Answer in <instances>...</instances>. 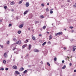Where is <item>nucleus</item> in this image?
I'll return each instance as SVG.
<instances>
[{"label": "nucleus", "instance_id": "f257e3e1", "mask_svg": "<svg viewBox=\"0 0 76 76\" xmlns=\"http://www.w3.org/2000/svg\"><path fill=\"white\" fill-rule=\"evenodd\" d=\"M21 42H22L21 41L19 40L18 42H17L16 43H15L14 44H21Z\"/></svg>", "mask_w": 76, "mask_h": 76}, {"label": "nucleus", "instance_id": "f03ea898", "mask_svg": "<svg viewBox=\"0 0 76 76\" xmlns=\"http://www.w3.org/2000/svg\"><path fill=\"white\" fill-rule=\"evenodd\" d=\"M62 35V32H60L55 34V35L56 36H57V35Z\"/></svg>", "mask_w": 76, "mask_h": 76}, {"label": "nucleus", "instance_id": "7ed1b4c3", "mask_svg": "<svg viewBox=\"0 0 76 76\" xmlns=\"http://www.w3.org/2000/svg\"><path fill=\"white\" fill-rule=\"evenodd\" d=\"M29 11V10H27L26 11H25L24 12V15H25V14H27L28 13V12Z\"/></svg>", "mask_w": 76, "mask_h": 76}, {"label": "nucleus", "instance_id": "20e7f679", "mask_svg": "<svg viewBox=\"0 0 76 76\" xmlns=\"http://www.w3.org/2000/svg\"><path fill=\"white\" fill-rule=\"evenodd\" d=\"M26 7H28L29 6V2H26Z\"/></svg>", "mask_w": 76, "mask_h": 76}, {"label": "nucleus", "instance_id": "39448f33", "mask_svg": "<svg viewBox=\"0 0 76 76\" xmlns=\"http://www.w3.org/2000/svg\"><path fill=\"white\" fill-rule=\"evenodd\" d=\"M13 69H17V66L15 65H14L12 66Z\"/></svg>", "mask_w": 76, "mask_h": 76}, {"label": "nucleus", "instance_id": "423d86ee", "mask_svg": "<svg viewBox=\"0 0 76 76\" xmlns=\"http://www.w3.org/2000/svg\"><path fill=\"white\" fill-rule=\"evenodd\" d=\"M23 26V24H21L19 26V27L20 28H22Z\"/></svg>", "mask_w": 76, "mask_h": 76}, {"label": "nucleus", "instance_id": "0eeeda50", "mask_svg": "<svg viewBox=\"0 0 76 76\" xmlns=\"http://www.w3.org/2000/svg\"><path fill=\"white\" fill-rule=\"evenodd\" d=\"M73 51H75V50H76V46H74L73 47Z\"/></svg>", "mask_w": 76, "mask_h": 76}, {"label": "nucleus", "instance_id": "6e6552de", "mask_svg": "<svg viewBox=\"0 0 76 76\" xmlns=\"http://www.w3.org/2000/svg\"><path fill=\"white\" fill-rule=\"evenodd\" d=\"M4 56L5 57V58H6V57H7V53H4Z\"/></svg>", "mask_w": 76, "mask_h": 76}, {"label": "nucleus", "instance_id": "1a4fd4ad", "mask_svg": "<svg viewBox=\"0 0 76 76\" xmlns=\"http://www.w3.org/2000/svg\"><path fill=\"white\" fill-rule=\"evenodd\" d=\"M15 2L12 1L11 2L10 4L11 5H13V4H15Z\"/></svg>", "mask_w": 76, "mask_h": 76}, {"label": "nucleus", "instance_id": "9d476101", "mask_svg": "<svg viewBox=\"0 0 76 76\" xmlns=\"http://www.w3.org/2000/svg\"><path fill=\"white\" fill-rule=\"evenodd\" d=\"M34 52H37V53H38V52H39V51L38 50V49H35L34 50Z\"/></svg>", "mask_w": 76, "mask_h": 76}, {"label": "nucleus", "instance_id": "9b49d317", "mask_svg": "<svg viewBox=\"0 0 76 76\" xmlns=\"http://www.w3.org/2000/svg\"><path fill=\"white\" fill-rule=\"evenodd\" d=\"M50 39H49L50 40L51 39H52V38H53V35L51 34H50V36H49Z\"/></svg>", "mask_w": 76, "mask_h": 76}, {"label": "nucleus", "instance_id": "f8f14e48", "mask_svg": "<svg viewBox=\"0 0 76 76\" xmlns=\"http://www.w3.org/2000/svg\"><path fill=\"white\" fill-rule=\"evenodd\" d=\"M15 73H16V74H17V75H20V72H19L18 71H15Z\"/></svg>", "mask_w": 76, "mask_h": 76}, {"label": "nucleus", "instance_id": "ddd939ff", "mask_svg": "<svg viewBox=\"0 0 76 76\" xmlns=\"http://www.w3.org/2000/svg\"><path fill=\"white\" fill-rule=\"evenodd\" d=\"M66 67V66L65 65L63 67H62V69H65Z\"/></svg>", "mask_w": 76, "mask_h": 76}, {"label": "nucleus", "instance_id": "4468645a", "mask_svg": "<svg viewBox=\"0 0 76 76\" xmlns=\"http://www.w3.org/2000/svg\"><path fill=\"white\" fill-rule=\"evenodd\" d=\"M31 47H32V46L31 45L29 44V50H30V49L31 48Z\"/></svg>", "mask_w": 76, "mask_h": 76}, {"label": "nucleus", "instance_id": "2eb2a0df", "mask_svg": "<svg viewBox=\"0 0 76 76\" xmlns=\"http://www.w3.org/2000/svg\"><path fill=\"white\" fill-rule=\"evenodd\" d=\"M24 70V68H23V67H21L20 69V70H21V71H23Z\"/></svg>", "mask_w": 76, "mask_h": 76}, {"label": "nucleus", "instance_id": "dca6fc26", "mask_svg": "<svg viewBox=\"0 0 76 76\" xmlns=\"http://www.w3.org/2000/svg\"><path fill=\"white\" fill-rule=\"evenodd\" d=\"M27 72H28V70H26L23 72V73H24L25 74V73H26Z\"/></svg>", "mask_w": 76, "mask_h": 76}, {"label": "nucleus", "instance_id": "f3484780", "mask_svg": "<svg viewBox=\"0 0 76 76\" xmlns=\"http://www.w3.org/2000/svg\"><path fill=\"white\" fill-rule=\"evenodd\" d=\"M22 1H23V0H21L18 3V4H21V3H22Z\"/></svg>", "mask_w": 76, "mask_h": 76}, {"label": "nucleus", "instance_id": "a211bd4d", "mask_svg": "<svg viewBox=\"0 0 76 76\" xmlns=\"http://www.w3.org/2000/svg\"><path fill=\"white\" fill-rule=\"evenodd\" d=\"M45 44H46V42H45L43 43L42 44V45L43 46H44L45 45Z\"/></svg>", "mask_w": 76, "mask_h": 76}, {"label": "nucleus", "instance_id": "6ab92c4d", "mask_svg": "<svg viewBox=\"0 0 76 76\" xmlns=\"http://www.w3.org/2000/svg\"><path fill=\"white\" fill-rule=\"evenodd\" d=\"M18 34H20L21 33V31H18Z\"/></svg>", "mask_w": 76, "mask_h": 76}, {"label": "nucleus", "instance_id": "aec40b11", "mask_svg": "<svg viewBox=\"0 0 76 76\" xmlns=\"http://www.w3.org/2000/svg\"><path fill=\"white\" fill-rule=\"evenodd\" d=\"M45 28H46V26H44L43 27V29H45Z\"/></svg>", "mask_w": 76, "mask_h": 76}, {"label": "nucleus", "instance_id": "412c9836", "mask_svg": "<svg viewBox=\"0 0 76 76\" xmlns=\"http://www.w3.org/2000/svg\"><path fill=\"white\" fill-rule=\"evenodd\" d=\"M3 63H4V64H6V61L5 60H4L3 61Z\"/></svg>", "mask_w": 76, "mask_h": 76}, {"label": "nucleus", "instance_id": "4be33fe9", "mask_svg": "<svg viewBox=\"0 0 76 76\" xmlns=\"http://www.w3.org/2000/svg\"><path fill=\"white\" fill-rule=\"evenodd\" d=\"M32 38L33 40H35V37H33Z\"/></svg>", "mask_w": 76, "mask_h": 76}, {"label": "nucleus", "instance_id": "5701e85b", "mask_svg": "<svg viewBox=\"0 0 76 76\" xmlns=\"http://www.w3.org/2000/svg\"><path fill=\"white\" fill-rule=\"evenodd\" d=\"M26 45H24L23 46V48H25V47H26Z\"/></svg>", "mask_w": 76, "mask_h": 76}, {"label": "nucleus", "instance_id": "b1692460", "mask_svg": "<svg viewBox=\"0 0 76 76\" xmlns=\"http://www.w3.org/2000/svg\"><path fill=\"white\" fill-rule=\"evenodd\" d=\"M44 4H42L41 6H42V7H44Z\"/></svg>", "mask_w": 76, "mask_h": 76}, {"label": "nucleus", "instance_id": "393cba45", "mask_svg": "<svg viewBox=\"0 0 76 76\" xmlns=\"http://www.w3.org/2000/svg\"><path fill=\"white\" fill-rule=\"evenodd\" d=\"M40 18H44V16L43 15H41Z\"/></svg>", "mask_w": 76, "mask_h": 76}, {"label": "nucleus", "instance_id": "a878e982", "mask_svg": "<svg viewBox=\"0 0 76 76\" xmlns=\"http://www.w3.org/2000/svg\"><path fill=\"white\" fill-rule=\"evenodd\" d=\"M39 23V21H36V22L35 23V24H37V23Z\"/></svg>", "mask_w": 76, "mask_h": 76}, {"label": "nucleus", "instance_id": "bb28decb", "mask_svg": "<svg viewBox=\"0 0 76 76\" xmlns=\"http://www.w3.org/2000/svg\"><path fill=\"white\" fill-rule=\"evenodd\" d=\"M54 61H57V58L55 57L54 58Z\"/></svg>", "mask_w": 76, "mask_h": 76}, {"label": "nucleus", "instance_id": "cd10ccee", "mask_svg": "<svg viewBox=\"0 0 76 76\" xmlns=\"http://www.w3.org/2000/svg\"><path fill=\"white\" fill-rule=\"evenodd\" d=\"M0 47H1V48H3V45H0Z\"/></svg>", "mask_w": 76, "mask_h": 76}, {"label": "nucleus", "instance_id": "c85d7f7f", "mask_svg": "<svg viewBox=\"0 0 76 76\" xmlns=\"http://www.w3.org/2000/svg\"><path fill=\"white\" fill-rule=\"evenodd\" d=\"M65 7V5H63L61 6V7Z\"/></svg>", "mask_w": 76, "mask_h": 76}, {"label": "nucleus", "instance_id": "c756f323", "mask_svg": "<svg viewBox=\"0 0 76 76\" xmlns=\"http://www.w3.org/2000/svg\"><path fill=\"white\" fill-rule=\"evenodd\" d=\"M10 43V42H9V41H8L7 42V44H9Z\"/></svg>", "mask_w": 76, "mask_h": 76}, {"label": "nucleus", "instance_id": "7c9ffc66", "mask_svg": "<svg viewBox=\"0 0 76 76\" xmlns=\"http://www.w3.org/2000/svg\"><path fill=\"white\" fill-rule=\"evenodd\" d=\"M47 64L48 66H50V63H49L48 62L47 63Z\"/></svg>", "mask_w": 76, "mask_h": 76}, {"label": "nucleus", "instance_id": "2f4dec72", "mask_svg": "<svg viewBox=\"0 0 76 76\" xmlns=\"http://www.w3.org/2000/svg\"><path fill=\"white\" fill-rule=\"evenodd\" d=\"M53 13V11H51L50 12V14H52V13Z\"/></svg>", "mask_w": 76, "mask_h": 76}, {"label": "nucleus", "instance_id": "473e14b6", "mask_svg": "<svg viewBox=\"0 0 76 76\" xmlns=\"http://www.w3.org/2000/svg\"><path fill=\"white\" fill-rule=\"evenodd\" d=\"M7 6H4V9H7Z\"/></svg>", "mask_w": 76, "mask_h": 76}, {"label": "nucleus", "instance_id": "72a5a7b5", "mask_svg": "<svg viewBox=\"0 0 76 76\" xmlns=\"http://www.w3.org/2000/svg\"><path fill=\"white\" fill-rule=\"evenodd\" d=\"M46 11H47V12H48V11H49V9H48V8H47L46 9Z\"/></svg>", "mask_w": 76, "mask_h": 76}, {"label": "nucleus", "instance_id": "f704fd0d", "mask_svg": "<svg viewBox=\"0 0 76 76\" xmlns=\"http://www.w3.org/2000/svg\"><path fill=\"white\" fill-rule=\"evenodd\" d=\"M4 70V68H1L0 69L1 70Z\"/></svg>", "mask_w": 76, "mask_h": 76}, {"label": "nucleus", "instance_id": "c9c22d12", "mask_svg": "<svg viewBox=\"0 0 76 76\" xmlns=\"http://www.w3.org/2000/svg\"><path fill=\"white\" fill-rule=\"evenodd\" d=\"M69 28H70L71 29H73V27L72 26H70L69 27Z\"/></svg>", "mask_w": 76, "mask_h": 76}, {"label": "nucleus", "instance_id": "e433bc0d", "mask_svg": "<svg viewBox=\"0 0 76 76\" xmlns=\"http://www.w3.org/2000/svg\"><path fill=\"white\" fill-rule=\"evenodd\" d=\"M12 26V24H9V26Z\"/></svg>", "mask_w": 76, "mask_h": 76}, {"label": "nucleus", "instance_id": "4c0bfd02", "mask_svg": "<svg viewBox=\"0 0 76 76\" xmlns=\"http://www.w3.org/2000/svg\"><path fill=\"white\" fill-rule=\"evenodd\" d=\"M73 6L74 7H76V4H75L74 5H73Z\"/></svg>", "mask_w": 76, "mask_h": 76}, {"label": "nucleus", "instance_id": "58836bf2", "mask_svg": "<svg viewBox=\"0 0 76 76\" xmlns=\"http://www.w3.org/2000/svg\"><path fill=\"white\" fill-rule=\"evenodd\" d=\"M28 42V39H27L26 40V42Z\"/></svg>", "mask_w": 76, "mask_h": 76}, {"label": "nucleus", "instance_id": "ea45409f", "mask_svg": "<svg viewBox=\"0 0 76 76\" xmlns=\"http://www.w3.org/2000/svg\"><path fill=\"white\" fill-rule=\"evenodd\" d=\"M6 70H9V68H6L5 69Z\"/></svg>", "mask_w": 76, "mask_h": 76}, {"label": "nucleus", "instance_id": "a19ab883", "mask_svg": "<svg viewBox=\"0 0 76 76\" xmlns=\"http://www.w3.org/2000/svg\"><path fill=\"white\" fill-rule=\"evenodd\" d=\"M13 40L14 41H16V38H15L13 39Z\"/></svg>", "mask_w": 76, "mask_h": 76}, {"label": "nucleus", "instance_id": "79ce46f5", "mask_svg": "<svg viewBox=\"0 0 76 76\" xmlns=\"http://www.w3.org/2000/svg\"><path fill=\"white\" fill-rule=\"evenodd\" d=\"M69 58L68 57H67L66 58V59L67 60H69Z\"/></svg>", "mask_w": 76, "mask_h": 76}, {"label": "nucleus", "instance_id": "37998d69", "mask_svg": "<svg viewBox=\"0 0 76 76\" xmlns=\"http://www.w3.org/2000/svg\"><path fill=\"white\" fill-rule=\"evenodd\" d=\"M66 49V47L64 48V50H65Z\"/></svg>", "mask_w": 76, "mask_h": 76}, {"label": "nucleus", "instance_id": "c03bdc74", "mask_svg": "<svg viewBox=\"0 0 76 76\" xmlns=\"http://www.w3.org/2000/svg\"><path fill=\"white\" fill-rule=\"evenodd\" d=\"M15 49H16V48H14L13 49V51H14V50H15Z\"/></svg>", "mask_w": 76, "mask_h": 76}, {"label": "nucleus", "instance_id": "a18cd8bd", "mask_svg": "<svg viewBox=\"0 0 76 76\" xmlns=\"http://www.w3.org/2000/svg\"><path fill=\"white\" fill-rule=\"evenodd\" d=\"M69 65L70 66H72V63H70Z\"/></svg>", "mask_w": 76, "mask_h": 76}, {"label": "nucleus", "instance_id": "49530a36", "mask_svg": "<svg viewBox=\"0 0 76 76\" xmlns=\"http://www.w3.org/2000/svg\"><path fill=\"white\" fill-rule=\"evenodd\" d=\"M39 37H41V36H42V34H40L39 35Z\"/></svg>", "mask_w": 76, "mask_h": 76}, {"label": "nucleus", "instance_id": "de8ad7c7", "mask_svg": "<svg viewBox=\"0 0 76 76\" xmlns=\"http://www.w3.org/2000/svg\"><path fill=\"white\" fill-rule=\"evenodd\" d=\"M48 44H51V42H50V41L48 42Z\"/></svg>", "mask_w": 76, "mask_h": 76}, {"label": "nucleus", "instance_id": "09e8293b", "mask_svg": "<svg viewBox=\"0 0 76 76\" xmlns=\"http://www.w3.org/2000/svg\"><path fill=\"white\" fill-rule=\"evenodd\" d=\"M62 63H64V61L63 60V61H62Z\"/></svg>", "mask_w": 76, "mask_h": 76}, {"label": "nucleus", "instance_id": "8fccbe9b", "mask_svg": "<svg viewBox=\"0 0 76 76\" xmlns=\"http://www.w3.org/2000/svg\"><path fill=\"white\" fill-rule=\"evenodd\" d=\"M40 63L41 64H43V62H42V61H41V62H40Z\"/></svg>", "mask_w": 76, "mask_h": 76}, {"label": "nucleus", "instance_id": "3c124183", "mask_svg": "<svg viewBox=\"0 0 76 76\" xmlns=\"http://www.w3.org/2000/svg\"><path fill=\"white\" fill-rule=\"evenodd\" d=\"M74 72H76V69H75V70H74Z\"/></svg>", "mask_w": 76, "mask_h": 76}, {"label": "nucleus", "instance_id": "603ef678", "mask_svg": "<svg viewBox=\"0 0 76 76\" xmlns=\"http://www.w3.org/2000/svg\"><path fill=\"white\" fill-rule=\"evenodd\" d=\"M49 3H47V5H48H48H49Z\"/></svg>", "mask_w": 76, "mask_h": 76}, {"label": "nucleus", "instance_id": "864d4df0", "mask_svg": "<svg viewBox=\"0 0 76 76\" xmlns=\"http://www.w3.org/2000/svg\"><path fill=\"white\" fill-rule=\"evenodd\" d=\"M29 56V54H27L26 55V57H27V56Z\"/></svg>", "mask_w": 76, "mask_h": 76}, {"label": "nucleus", "instance_id": "5fc2aeb1", "mask_svg": "<svg viewBox=\"0 0 76 76\" xmlns=\"http://www.w3.org/2000/svg\"><path fill=\"white\" fill-rule=\"evenodd\" d=\"M53 10V9H50V10H51V11H52V10Z\"/></svg>", "mask_w": 76, "mask_h": 76}, {"label": "nucleus", "instance_id": "6e6d98bb", "mask_svg": "<svg viewBox=\"0 0 76 76\" xmlns=\"http://www.w3.org/2000/svg\"><path fill=\"white\" fill-rule=\"evenodd\" d=\"M74 31V30H72V32H73Z\"/></svg>", "mask_w": 76, "mask_h": 76}, {"label": "nucleus", "instance_id": "4d7b16f0", "mask_svg": "<svg viewBox=\"0 0 76 76\" xmlns=\"http://www.w3.org/2000/svg\"><path fill=\"white\" fill-rule=\"evenodd\" d=\"M47 34H49V32H48V31H47Z\"/></svg>", "mask_w": 76, "mask_h": 76}, {"label": "nucleus", "instance_id": "13d9d810", "mask_svg": "<svg viewBox=\"0 0 76 76\" xmlns=\"http://www.w3.org/2000/svg\"><path fill=\"white\" fill-rule=\"evenodd\" d=\"M41 31H42V28L40 29Z\"/></svg>", "mask_w": 76, "mask_h": 76}, {"label": "nucleus", "instance_id": "bf43d9fd", "mask_svg": "<svg viewBox=\"0 0 76 76\" xmlns=\"http://www.w3.org/2000/svg\"><path fill=\"white\" fill-rule=\"evenodd\" d=\"M1 22H2V20H0V22L1 23Z\"/></svg>", "mask_w": 76, "mask_h": 76}, {"label": "nucleus", "instance_id": "052dcab7", "mask_svg": "<svg viewBox=\"0 0 76 76\" xmlns=\"http://www.w3.org/2000/svg\"><path fill=\"white\" fill-rule=\"evenodd\" d=\"M71 41H73V39H71Z\"/></svg>", "mask_w": 76, "mask_h": 76}, {"label": "nucleus", "instance_id": "680f3d73", "mask_svg": "<svg viewBox=\"0 0 76 76\" xmlns=\"http://www.w3.org/2000/svg\"><path fill=\"white\" fill-rule=\"evenodd\" d=\"M64 30H65V31H66V28H65Z\"/></svg>", "mask_w": 76, "mask_h": 76}, {"label": "nucleus", "instance_id": "e2e57ef3", "mask_svg": "<svg viewBox=\"0 0 76 76\" xmlns=\"http://www.w3.org/2000/svg\"><path fill=\"white\" fill-rule=\"evenodd\" d=\"M12 11H14V10H12Z\"/></svg>", "mask_w": 76, "mask_h": 76}, {"label": "nucleus", "instance_id": "0e129e2a", "mask_svg": "<svg viewBox=\"0 0 76 76\" xmlns=\"http://www.w3.org/2000/svg\"><path fill=\"white\" fill-rule=\"evenodd\" d=\"M32 18V16H31V17L30 19H31V18Z\"/></svg>", "mask_w": 76, "mask_h": 76}, {"label": "nucleus", "instance_id": "69168bd1", "mask_svg": "<svg viewBox=\"0 0 76 76\" xmlns=\"http://www.w3.org/2000/svg\"><path fill=\"white\" fill-rule=\"evenodd\" d=\"M68 2H69V1H70V0H68Z\"/></svg>", "mask_w": 76, "mask_h": 76}, {"label": "nucleus", "instance_id": "338daca9", "mask_svg": "<svg viewBox=\"0 0 76 76\" xmlns=\"http://www.w3.org/2000/svg\"><path fill=\"white\" fill-rule=\"evenodd\" d=\"M45 56H46L47 55V54H44Z\"/></svg>", "mask_w": 76, "mask_h": 76}, {"label": "nucleus", "instance_id": "774afa93", "mask_svg": "<svg viewBox=\"0 0 76 76\" xmlns=\"http://www.w3.org/2000/svg\"><path fill=\"white\" fill-rule=\"evenodd\" d=\"M28 29L29 30H30V28H28Z\"/></svg>", "mask_w": 76, "mask_h": 76}]
</instances>
